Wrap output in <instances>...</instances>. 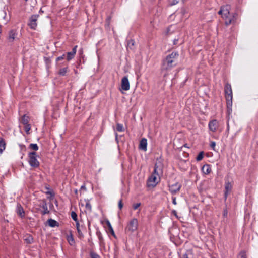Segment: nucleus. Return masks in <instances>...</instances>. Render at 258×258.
I'll use <instances>...</instances> for the list:
<instances>
[{
	"label": "nucleus",
	"mask_w": 258,
	"mask_h": 258,
	"mask_svg": "<svg viewBox=\"0 0 258 258\" xmlns=\"http://www.w3.org/2000/svg\"><path fill=\"white\" fill-rule=\"evenodd\" d=\"M163 173V164L160 161H157L154 166V171L148 178L147 185L148 187H154L160 181V175Z\"/></svg>",
	"instance_id": "nucleus-1"
},
{
	"label": "nucleus",
	"mask_w": 258,
	"mask_h": 258,
	"mask_svg": "<svg viewBox=\"0 0 258 258\" xmlns=\"http://www.w3.org/2000/svg\"><path fill=\"white\" fill-rule=\"evenodd\" d=\"M179 56L178 52H173L168 55L162 61V70L168 71L176 66L177 60Z\"/></svg>",
	"instance_id": "nucleus-2"
},
{
	"label": "nucleus",
	"mask_w": 258,
	"mask_h": 258,
	"mask_svg": "<svg viewBox=\"0 0 258 258\" xmlns=\"http://www.w3.org/2000/svg\"><path fill=\"white\" fill-rule=\"evenodd\" d=\"M224 94L226 101L227 113L229 115L232 112L233 94L231 85L228 82L225 84Z\"/></svg>",
	"instance_id": "nucleus-3"
},
{
	"label": "nucleus",
	"mask_w": 258,
	"mask_h": 258,
	"mask_svg": "<svg viewBox=\"0 0 258 258\" xmlns=\"http://www.w3.org/2000/svg\"><path fill=\"white\" fill-rule=\"evenodd\" d=\"M223 18L225 19V23L226 25H230L234 23L236 20L235 16L233 15L232 17L230 16V5L223 6Z\"/></svg>",
	"instance_id": "nucleus-4"
},
{
	"label": "nucleus",
	"mask_w": 258,
	"mask_h": 258,
	"mask_svg": "<svg viewBox=\"0 0 258 258\" xmlns=\"http://www.w3.org/2000/svg\"><path fill=\"white\" fill-rule=\"evenodd\" d=\"M29 163L31 167H38L39 166V162L37 159V153L35 152H32L29 153Z\"/></svg>",
	"instance_id": "nucleus-5"
},
{
	"label": "nucleus",
	"mask_w": 258,
	"mask_h": 258,
	"mask_svg": "<svg viewBox=\"0 0 258 258\" xmlns=\"http://www.w3.org/2000/svg\"><path fill=\"white\" fill-rule=\"evenodd\" d=\"M138 227V222L136 218H133L130 221L126 227V230L131 233L136 231Z\"/></svg>",
	"instance_id": "nucleus-6"
},
{
	"label": "nucleus",
	"mask_w": 258,
	"mask_h": 258,
	"mask_svg": "<svg viewBox=\"0 0 258 258\" xmlns=\"http://www.w3.org/2000/svg\"><path fill=\"white\" fill-rule=\"evenodd\" d=\"M39 17V15L35 14L32 15L31 17L29 18V21L28 25L31 29H36L37 26V21Z\"/></svg>",
	"instance_id": "nucleus-7"
},
{
	"label": "nucleus",
	"mask_w": 258,
	"mask_h": 258,
	"mask_svg": "<svg viewBox=\"0 0 258 258\" xmlns=\"http://www.w3.org/2000/svg\"><path fill=\"white\" fill-rule=\"evenodd\" d=\"M169 190L171 194L175 195L180 190L181 184L179 182H176L173 184L169 185Z\"/></svg>",
	"instance_id": "nucleus-8"
},
{
	"label": "nucleus",
	"mask_w": 258,
	"mask_h": 258,
	"mask_svg": "<svg viewBox=\"0 0 258 258\" xmlns=\"http://www.w3.org/2000/svg\"><path fill=\"white\" fill-rule=\"evenodd\" d=\"M219 126V122L216 119L210 120L208 124V128L209 130L212 132H216Z\"/></svg>",
	"instance_id": "nucleus-9"
},
{
	"label": "nucleus",
	"mask_w": 258,
	"mask_h": 258,
	"mask_svg": "<svg viewBox=\"0 0 258 258\" xmlns=\"http://www.w3.org/2000/svg\"><path fill=\"white\" fill-rule=\"evenodd\" d=\"M18 35V32L16 29H12L8 32L7 40L9 42H13L16 38Z\"/></svg>",
	"instance_id": "nucleus-10"
},
{
	"label": "nucleus",
	"mask_w": 258,
	"mask_h": 258,
	"mask_svg": "<svg viewBox=\"0 0 258 258\" xmlns=\"http://www.w3.org/2000/svg\"><path fill=\"white\" fill-rule=\"evenodd\" d=\"M121 89L124 91H127L130 89V82L127 76L123 77L121 81Z\"/></svg>",
	"instance_id": "nucleus-11"
},
{
	"label": "nucleus",
	"mask_w": 258,
	"mask_h": 258,
	"mask_svg": "<svg viewBox=\"0 0 258 258\" xmlns=\"http://www.w3.org/2000/svg\"><path fill=\"white\" fill-rule=\"evenodd\" d=\"M232 188V184L228 180H226L225 183L224 197L227 199L228 194L231 191Z\"/></svg>",
	"instance_id": "nucleus-12"
},
{
	"label": "nucleus",
	"mask_w": 258,
	"mask_h": 258,
	"mask_svg": "<svg viewBox=\"0 0 258 258\" xmlns=\"http://www.w3.org/2000/svg\"><path fill=\"white\" fill-rule=\"evenodd\" d=\"M77 45L75 46L71 52H68L67 53V60L69 61L72 60L75 56L77 48Z\"/></svg>",
	"instance_id": "nucleus-13"
},
{
	"label": "nucleus",
	"mask_w": 258,
	"mask_h": 258,
	"mask_svg": "<svg viewBox=\"0 0 258 258\" xmlns=\"http://www.w3.org/2000/svg\"><path fill=\"white\" fill-rule=\"evenodd\" d=\"M16 213L21 218H24L25 217L24 210L21 205L19 203H18L17 205Z\"/></svg>",
	"instance_id": "nucleus-14"
},
{
	"label": "nucleus",
	"mask_w": 258,
	"mask_h": 258,
	"mask_svg": "<svg viewBox=\"0 0 258 258\" xmlns=\"http://www.w3.org/2000/svg\"><path fill=\"white\" fill-rule=\"evenodd\" d=\"M147 140L146 138H142L139 144V149L146 151L147 149Z\"/></svg>",
	"instance_id": "nucleus-15"
},
{
	"label": "nucleus",
	"mask_w": 258,
	"mask_h": 258,
	"mask_svg": "<svg viewBox=\"0 0 258 258\" xmlns=\"http://www.w3.org/2000/svg\"><path fill=\"white\" fill-rule=\"evenodd\" d=\"M67 240L70 245L73 246L75 244V241L71 231L67 235Z\"/></svg>",
	"instance_id": "nucleus-16"
},
{
	"label": "nucleus",
	"mask_w": 258,
	"mask_h": 258,
	"mask_svg": "<svg viewBox=\"0 0 258 258\" xmlns=\"http://www.w3.org/2000/svg\"><path fill=\"white\" fill-rule=\"evenodd\" d=\"M41 207H42L43 209V210L41 212L42 215H44L46 214L49 213V211L48 209L47 205L45 200L43 201V204L41 206Z\"/></svg>",
	"instance_id": "nucleus-17"
},
{
	"label": "nucleus",
	"mask_w": 258,
	"mask_h": 258,
	"mask_svg": "<svg viewBox=\"0 0 258 258\" xmlns=\"http://www.w3.org/2000/svg\"><path fill=\"white\" fill-rule=\"evenodd\" d=\"M202 171L205 174H209L211 171L210 165L209 164H205L202 167Z\"/></svg>",
	"instance_id": "nucleus-18"
},
{
	"label": "nucleus",
	"mask_w": 258,
	"mask_h": 258,
	"mask_svg": "<svg viewBox=\"0 0 258 258\" xmlns=\"http://www.w3.org/2000/svg\"><path fill=\"white\" fill-rule=\"evenodd\" d=\"M24 240L27 244H31L34 241L33 237L30 234L26 235L24 237Z\"/></svg>",
	"instance_id": "nucleus-19"
},
{
	"label": "nucleus",
	"mask_w": 258,
	"mask_h": 258,
	"mask_svg": "<svg viewBox=\"0 0 258 258\" xmlns=\"http://www.w3.org/2000/svg\"><path fill=\"white\" fill-rule=\"evenodd\" d=\"M48 224L51 227H55L58 226V223L55 220L49 219L47 221Z\"/></svg>",
	"instance_id": "nucleus-20"
},
{
	"label": "nucleus",
	"mask_w": 258,
	"mask_h": 258,
	"mask_svg": "<svg viewBox=\"0 0 258 258\" xmlns=\"http://www.w3.org/2000/svg\"><path fill=\"white\" fill-rule=\"evenodd\" d=\"M6 148V143L5 140L1 138L0 140V154H2Z\"/></svg>",
	"instance_id": "nucleus-21"
},
{
	"label": "nucleus",
	"mask_w": 258,
	"mask_h": 258,
	"mask_svg": "<svg viewBox=\"0 0 258 258\" xmlns=\"http://www.w3.org/2000/svg\"><path fill=\"white\" fill-rule=\"evenodd\" d=\"M69 71L68 67L67 66L65 68H61L59 70L58 74L60 76H64L66 75V73Z\"/></svg>",
	"instance_id": "nucleus-22"
},
{
	"label": "nucleus",
	"mask_w": 258,
	"mask_h": 258,
	"mask_svg": "<svg viewBox=\"0 0 258 258\" xmlns=\"http://www.w3.org/2000/svg\"><path fill=\"white\" fill-rule=\"evenodd\" d=\"M29 116H27L26 114L24 115L22 117L21 119V123L23 124H27L29 123Z\"/></svg>",
	"instance_id": "nucleus-23"
},
{
	"label": "nucleus",
	"mask_w": 258,
	"mask_h": 258,
	"mask_svg": "<svg viewBox=\"0 0 258 258\" xmlns=\"http://www.w3.org/2000/svg\"><path fill=\"white\" fill-rule=\"evenodd\" d=\"M106 224H107V225L108 227V229H109V230L110 231V232L111 233V234L114 236V237H115V233L114 232V230H113V229L111 225V223H110V222L107 220L106 221Z\"/></svg>",
	"instance_id": "nucleus-24"
},
{
	"label": "nucleus",
	"mask_w": 258,
	"mask_h": 258,
	"mask_svg": "<svg viewBox=\"0 0 258 258\" xmlns=\"http://www.w3.org/2000/svg\"><path fill=\"white\" fill-rule=\"evenodd\" d=\"M45 189L47 190V191L45 192L46 194L49 195L52 197H53L54 196V194L53 193V191L51 190V189L48 185L46 186L45 187Z\"/></svg>",
	"instance_id": "nucleus-25"
},
{
	"label": "nucleus",
	"mask_w": 258,
	"mask_h": 258,
	"mask_svg": "<svg viewBox=\"0 0 258 258\" xmlns=\"http://www.w3.org/2000/svg\"><path fill=\"white\" fill-rule=\"evenodd\" d=\"M237 258H247L246 251L244 250L241 251L238 254Z\"/></svg>",
	"instance_id": "nucleus-26"
},
{
	"label": "nucleus",
	"mask_w": 258,
	"mask_h": 258,
	"mask_svg": "<svg viewBox=\"0 0 258 258\" xmlns=\"http://www.w3.org/2000/svg\"><path fill=\"white\" fill-rule=\"evenodd\" d=\"M29 148L31 149L34 151H37L39 149V147L37 144H33L31 143L29 145Z\"/></svg>",
	"instance_id": "nucleus-27"
},
{
	"label": "nucleus",
	"mask_w": 258,
	"mask_h": 258,
	"mask_svg": "<svg viewBox=\"0 0 258 258\" xmlns=\"http://www.w3.org/2000/svg\"><path fill=\"white\" fill-rule=\"evenodd\" d=\"M90 256L91 258H100V256L93 251H90Z\"/></svg>",
	"instance_id": "nucleus-28"
},
{
	"label": "nucleus",
	"mask_w": 258,
	"mask_h": 258,
	"mask_svg": "<svg viewBox=\"0 0 258 258\" xmlns=\"http://www.w3.org/2000/svg\"><path fill=\"white\" fill-rule=\"evenodd\" d=\"M204 154V153L203 151L200 152L196 157L197 161H201L203 158Z\"/></svg>",
	"instance_id": "nucleus-29"
},
{
	"label": "nucleus",
	"mask_w": 258,
	"mask_h": 258,
	"mask_svg": "<svg viewBox=\"0 0 258 258\" xmlns=\"http://www.w3.org/2000/svg\"><path fill=\"white\" fill-rule=\"evenodd\" d=\"M96 235L99 240L100 242L101 243L103 241V238L100 231H97L96 232Z\"/></svg>",
	"instance_id": "nucleus-30"
},
{
	"label": "nucleus",
	"mask_w": 258,
	"mask_h": 258,
	"mask_svg": "<svg viewBox=\"0 0 258 258\" xmlns=\"http://www.w3.org/2000/svg\"><path fill=\"white\" fill-rule=\"evenodd\" d=\"M116 130L118 132H123L124 131L123 125L120 123H117Z\"/></svg>",
	"instance_id": "nucleus-31"
},
{
	"label": "nucleus",
	"mask_w": 258,
	"mask_h": 258,
	"mask_svg": "<svg viewBox=\"0 0 258 258\" xmlns=\"http://www.w3.org/2000/svg\"><path fill=\"white\" fill-rule=\"evenodd\" d=\"M71 217L73 219V220H74L75 221H78V218H77V215L75 212H74V211L71 212Z\"/></svg>",
	"instance_id": "nucleus-32"
},
{
	"label": "nucleus",
	"mask_w": 258,
	"mask_h": 258,
	"mask_svg": "<svg viewBox=\"0 0 258 258\" xmlns=\"http://www.w3.org/2000/svg\"><path fill=\"white\" fill-rule=\"evenodd\" d=\"M31 129V126H30V124H29V123L27 124H25L24 125V130L25 131V132H26L27 134H29V131Z\"/></svg>",
	"instance_id": "nucleus-33"
},
{
	"label": "nucleus",
	"mask_w": 258,
	"mask_h": 258,
	"mask_svg": "<svg viewBox=\"0 0 258 258\" xmlns=\"http://www.w3.org/2000/svg\"><path fill=\"white\" fill-rule=\"evenodd\" d=\"M85 207L87 209L89 210V211H91V209H92L91 205L89 201L86 202V205H85Z\"/></svg>",
	"instance_id": "nucleus-34"
},
{
	"label": "nucleus",
	"mask_w": 258,
	"mask_h": 258,
	"mask_svg": "<svg viewBox=\"0 0 258 258\" xmlns=\"http://www.w3.org/2000/svg\"><path fill=\"white\" fill-rule=\"evenodd\" d=\"M77 232L78 233V237L81 239L83 238L84 235L82 233V232H81V229H77Z\"/></svg>",
	"instance_id": "nucleus-35"
},
{
	"label": "nucleus",
	"mask_w": 258,
	"mask_h": 258,
	"mask_svg": "<svg viewBox=\"0 0 258 258\" xmlns=\"http://www.w3.org/2000/svg\"><path fill=\"white\" fill-rule=\"evenodd\" d=\"M210 146L211 147V148L214 150L216 151L215 150V146H216V143L214 141H212L210 144Z\"/></svg>",
	"instance_id": "nucleus-36"
},
{
	"label": "nucleus",
	"mask_w": 258,
	"mask_h": 258,
	"mask_svg": "<svg viewBox=\"0 0 258 258\" xmlns=\"http://www.w3.org/2000/svg\"><path fill=\"white\" fill-rule=\"evenodd\" d=\"M65 54H63V55H62L61 56H60L59 57H57L56 58V61L57 62V61H59L60 60H61L62 59H63L65 57Z\"/></svg>",
	"instance_id": "nucleus-37"
},
{
	"label": "nucleus",
	"mask_w": 258,
	"mask_h": 258,
	"mask_svg": "<svg viewBox=\"0 0 258 258\" xmlns=\"http://www.w3.org/2000/svg\"><path fill=\"white\" fill-rule=\"evenodd\" d=\"M140 205H141L140 203H138L135 204L133 205V208L134 209V210H136L140 206Z\"/></svg>",
	"instance_id": "nucleus-38"
},
{
	"label": "nucleus",
	"mask_w": 258,
	"mask_h": 258,
	"mask_svg": "<svg viewBox=\"0 0 258 258\" xmlns=\"http://www.w3.org/2000/svg\"><path fill=\"white\" fill-rule=\"evenodd\" d=\"M123 203H122V200L120 199L118 202V208L120 210H121L123 207Z\"/></svg>",
	"instance_id": "nucleus-39"
},
{
	"label": "nucleus",
	"mask_w": 258,
	"mask_h": 258,
	"mask_svg": "<svg viewBox=\"0 0 258 258\" xmlns=\"http://www.w3.org/2000/svg\"><path fill=\"white\" fill-rule=\"evenodd\" d=\"M170 2H171V5H176L177 4L178 2H179V0H170Z\"/></svg>",
	"instance_id": "nucleus-40"
},
{
	"label": "nucleus",
	"mask_w": 258,
	"mask_h": 258,
	"mask_svg": "<svg viewBox=\"0 0 258 258\" xmlns=\"http://www.w3.org/2000/svg\"><path fill=\"white\" fill-rule=\"evenodd\" d=\"M19 146L21 149V150H25L26 149V146L24 145L23 144H19Z\"/></svg>",
	"instance_id": "nucleus-41"
},
{
	"label": "nucleus",
	"mask_w": 258,
	"mask_h": 258,
	"mask_svg": "<svg viewBox=\"0 0 258 258\" xmlns=\"http://www.w3.org/2000/svg\"><path fill=\"white\" fill-rule=\"evenodd\" d=\"M218 14L221 15L223 17V7L222 6L220 8V10L218 12Z\"/></svg>",
	"instance_id": "nucleus-42"
},
{
	"label": "nucleus",
	"mask_w": 258,
	"mask_h": 258,
	"mask_svg": "<svg viewBox=\"0 0 258 258\" xmlns=\"http://www.w3.org/2000/svg\"><path fill=\"white\" fill-rule=\"evenodd\" d=\"M172 203L174 205H176L177 204V202H176V198L174 197H172Z\"/></svg>",
	"instance_id": "nucleus-43"
},
{
	"label": "nucleus",
	"mask_w": 258,
	"mask_h": 258,
	"mask_svg": "<svg viewBox=\"0 0 258 258\" xmlns=\"http://www.w3.org/2000/svg\"><path fill=\"white\" fill-rule=\"evenodd\" d=\"M75 222H76V226L77 230L79 229H80V224L79 223V221H75Z\"/></svg>",
	"instance_id": "nucleus-44"
},
{
	"label": "nucleus",
	"mask_w": 258,
	"mask_h": 258,
	"mask_svg": "<svg viewBox=\"0 0 258 258\" xmlns=\"http://www.w3.org/2000/svg\"><path fill=\"white\" fill-rule=\"evenodd\" d=\"M227 214H228V211L226 209H225L223 211V216L224 217H226L227 216Z\"/></svg>",
	"instance_id": "nucleus-45"
},
{
	"label": "nucleus",
	"mask_w": 258,
	"mask_h": 258,
	"mask_svg": "<svg viewBox=\"0 0 258 258\" xmlns=\"http://www.w3.org/2000/svg\"><path fill=\"white\" fill-rule=\"evenodd\" d=\"M180 258H189L188 256V254L185 253H184L182 256L180 257Z\"/></svg>",
	"instance_id": "nucleus-46"
},
{
	"label": "nucleus",
	"mask_w": 258,
	"mask_h": 258,
	"mask_svg": "<svg viewBox=\"0 0 258 258\" xmlns=\"http://www.w3.org/2000/svg\"><path fill=\"white\" fill-rule=\"evenodd\" d=\"M172 213L174 214V216L177 217V212L175 210H173L172 211Z\"/></svg>",
	"instance_id": "nucleus-47"
},
{
	"label": "nucleus",
	"mask_w": 258,
	"mask_h": 258,
	"mask_svg": "<svg viewBox=\"0 0 258 258\" xmlns=\"http://www.w3.org/2000/svg\"><path fill=\"white\" fill-rule=\"evenodd\" d=\"M178 39H175L173 41V44L174 45H176L177 44V42H178Z\"/></svg>",
	"instance_id": "nucleus-48"
},
{
	"label": "nucleus",
	"mask_w": 258,
	"mask_h": 258,
	"mask_svg": "<svg viewBox=\"0 0 258 258\" xmlns=\"http://www.w3.org/2000/svg\"><path fill=\"white\" fill-rule=\"evenodd\" d=\"M132 44V45H134V41L133 40H131L129 43H128V45L130 44Z\"/></svg>",
	"instance_id": "nucleus-49"
},
{
	"label": "nucleus",
	"mask_w": 258,
	"mask_h": 258,
	"mask_svg": "<svg viewBox=\"0 0 258 258\" xmlns=\"http://www.w3.org/2000/svg\"><path fill=\"white\" fill-rule=\"evenodd\" d=\"M81 189H84V188L85 189V186H84V185H82V186H81Z\"/></svg>",
	"instance_id": "nucleus-50"
},
{
	"label": "nucleus",
	"mask_w": 258,
	"mask_h": 258,
	"mask_svg": "<svg viewBox=\"0 0 258 258\" xmlns=\"http://www.w3.org/2000/svg\"><path fill=\"white\" fill-rule=\"evenodd\" d=\"M26 2L28 1V0H25Z\"/></svg>",
	"instance_id": "nucleus-51"
}]
</instances>
